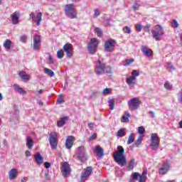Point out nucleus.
<instances>
[{"mask_svg":"<svg viewBox=\"0 0 182 182\" xmlns=\"http://www.w3.org/2000/svg\"><path fill=\"white\" fill-rule=\"evenodd\" d=\"M95 73L98 76H102V75H105V73L112 75V73H113V70H112V67H110V65L106 66L105 60L102 58L97 61V64L95 65Z\"/></svg>","mask_w":182,"mask_h":182,"instance_id":"nucleus-1","label":"nucleus"},{"mask_svg":"<svg viewBox=\"0 0 182 182\" xmlns=\"http://www.w3.org/2000/svg\"><path fill=\"white\" fill-rule=\"evenodd\" d=\"M117 149L118 151L114 153V160L120 167H124L127 164V159L124 156V149L122 146H118Z\"/></svg>","mask_w":182,"mask_h":182,"instance_id":"nucleus-2","label":"nucleus"},{"mask_svg":"<svg viewBox=\"0 0 182 182\" xmlns=\"http://www.w3.org/2000/svg\"><path fill=\"white\" fill-rule=\"evenodd\" d=\"M164 35V28L160 25L155 26V30L152 31V36L156 41H160Z\"/></svg>","mask_w":182,"mask_h":182,"instance_id":"nucleus-3","label":"nucleus"},{"mask_svg":"<svg viewBox=\"0 0 182 182\" xmlns=\"http://www.w3.org/2000/svg\"><path fill=\"white\" fill-rule=\"evenodd\" d=\"M75 156L80 161H85V160H87V154H86V149H85V146H81L77 147V152L75 154Z\"/></svg>","mask_w":182,"mask_h":182,"instance_id":"nucleus-4","label":"nucleus"},{"mask_svg":"<svg viewBox=\"0 0 182 182\" xmlns=\"http://www.w3.org/2000/svg\"><path fill=\"white\" fill-rule=\"evenodd\" d=\"M150 147L151 150H158L159 146H160V139H159V136H157V134L153 133L151 135V144Z\"/></svg>","mask_w":182,"mask_h":182,"instance_id":"nucleus-5","label":"nucleus"},{"mask_svg":"<svg viewBox=\"0 0 182 182\" xmlns=\"http://www.w3.org/2000/svg\"><path fill=\"white\" fill-rule=\"evenodd\" d=\"M65 14L68 18H70V19L76 18V9L73 4H67L65 6Z\"/></svg>","mask_w":182,"mask_h":182,"instance_id":"nucleus-6","label":"nucleus"},{"mask_svg":"<svg viewBox=\"0 0 182 182\" xmlns=\"http://www.w3.org/2000/svg\"><path fill=\"white\" fill-rule=\"evenodd\" d=\"M48 140L50 141L51 149L53 150H56V149H58V134H56V132H51Z\"/></svg>","mask_w":182,"mask_h":182,"instance_id":"nucleus-7","label":"nucleus"},{"mask_svg":"<svg viewBox=\"0 0 182 182\" xmlns=\"http://www.w3.org/2000/svg\"><path fill=\"white\" fill-rule=\"evenodd\" d=\"M128 105L131 110H137L141 105V101L138 97H134L128 101Z\"/></svg>","mask_w":182,"mask_h":182,"instance_id":"nucleus-8","label":"nucleus"},{"mask_svg":"<svg viewBox=\"0 0 182 182\" xmlns=\"http://www.w3.org/2000/svg\"><path fill=\"white\" fill-rule=\"evenodd\" d=\"M115 46L116 41L109 38L105 42L104 45V50H105V52H112V50H114Z\"/></svg>","mask_w":182,"mask_h":182,"instance_id":"nucleus-9","label":"nucleus"},{"mask_svg":"<svg viewBox=\"0 0 182 182\" xmlns=\"http://www.w3.org/2000/svg\"><path fill=\"white\" fill-rule=\"evenodd\" d=\"M99 45V41L96 38H92L90 43L88 44V50L91 55H95L96 53V48Z\"/></svg>","mask_w":182,"mask_h":182,"instance_id":"nucleus-10","label":"nucleus"},{"mask_svg":"<svg viewBox=\"0 0 182 182\" xmlns=\"http://www.w3.org/2000/svg\"><path fill=\"white\" fill-rule=\"evenodd\" d=\"M30 18L32 19L33 22H36L38 26H41V22H42V12H39L36 14H35V13L31 12L29 15Z\"/></svg>","mask_w":182,"mask_h":182,"instance_id":"nucleus-11","label":"nucleus"},{"mask_svg":"<svg viewBox=\"0 0 182 182\" xmlns=\"http://www.w3.org/2000/svg\"><path fill=\"white\" fill-rule=\"evenodd\" d=\"M41 36L36 34L33 37V50H39V48H41Z\"/></svg>","mask_w":182,"mask_h":182,"instance_id":"nucleus-12","label":"nucleus"},{"mask_svg":"<svg viewBox=\"0 0 182 182\" xmlns=\"http://www.w3.org/2000/svg\"><path fill=\"white\" fill-rule=\"evenodd\" d=\"M63 49L65 52L67 58H72L73 56V46L69 43H67L63 47Z\"/></svg>","mask_w":182,"mask_h":182,"instance_id":"nucleus-13","label":"nucleus"},{"mask_svg":"<svg viewBox=\"0 0 182 182\" xmlns=\"http://www.w3.org/2000/svg\"><path fill=\"white\" fill-rule=\"evenodd\" d=\"M61 171L63 177H68L70 174V165L68 162H64L62 165Z\"/></svg>","mask_w":182,"mask_h":182,"instance_id":"nucleus-14","label":"nucleus"},{"mask_svg":"<svg viewBox=\"0 0 182 182\" xmlns=\"http://www.w3.org/2000/svg\"><path fill=\"white\" fill-rule=\"evenodd\" d=\"M92 171H93L92 166L87 167L86 169L84 170V171L81 173V182L86 181V178H87V177L92 174Z\"/></svg>","mask_w":182,"mask_h":182,"instance_id":"nucleus-15","label":"nucleus"},{"mask_svg":"<svg viewBox=\"0 0 182 182\" xmlns=\"http://www.w3.org/2000/svg\"><path fill=\"white\" fill-rule=\"evenodd\" d=\"M170 171V163L164 162L162 166L159 168V174L161 176H164V174H167Z\"/></svg>","mask_w":182,"mask_h":182,"instance_id":"nucleus-16","label":"nucleus"},{"mask_svg":"<svg viewBox=\"0 0 182 182\" xmlns=\"http://www.w3.org/2000/svg\"><path fill=\"white\" fill-rule=\"evenodd\" d=\"M141 52H142L144 56H146V58H151V56H153V50H151V48H149L146 46H141Z\"/></svg>","mask_w":182,"mask_h":182,"instance_id":"nucleus-17","label":"nucleus"},{"mask_svg":"<svg viewBox=\"0 0 182 182\" xmlns=\"http://www.w3.org/2000/svg\"><path fill=\"white\" fill-rule=\"evenodd\" d=\"M73 141H75V136H67V139L65 141L66 149H68V150H70V149H72V147L73 146Z\"/></svg>","mask_w":182,"mask_h":182,"instance_id":"nucleus-18","label":"nucleus"},{"mask_svg":"<svg viewBox=\"0 0 182 182\" xmlns=\"http://www.w3.org/2000/svg\"><path fill=\"white\" fill-rule=\"evenodd\" d=\"M126 83L129 87H134L136 83H137V78L134 77H128L126 78Z\"/></svg>","mask_w":182,"mask_h":182,"instance_id":"nucleus-19","label":"nucleus"},{"mask_svg":"<svg viewBox=\"0 0 182 182\" xmlns=\"http://www.w3.org/2000/svg\"><path fill=\"white\" fill-rule=\"evenodd\" d=\"M18 177V170L16 168H12L9 172V180H16V178Z\"/></svg>","mask_w":182,"mask_h":182,"instance_id":"nucleus-20","label":"nucleus"},{"mask_svg":"<svg viewBox=\"0 0 182 182\" xmlns=\"http://www.w3.org/2000/svg\"><path fill=\"white\" fill-rule=\"evenodd\" d=\"M11 21L14 25H18L19 21V11H15L11 17Z\"/></svg>","mask_w":182,"mask_h":182,"instance_id":"nucleus-21","label":"nucleus"},{"mask_svg":"<svg viewBox=\"0 0 182 182\" xmlns=\"http://www.w3.org/2000/svg\"><path fill=\"white\" fill-rule=\"evenodd\" d=\"M68 120H69V117L68 116L60 118V119L57 122L58 127H63V125L65 124L66 122H68Z\"/></svg>","mask_w":182,"mask_h":182,"instance_id":"nucleus-22","label":"nucleus"},{"mask_svg":"<svg viewBox=\"0 0 182 182\" xmlns=\"http://www.w3.org/2000/svg\"><path fill=\"white\" fill-rule=\"evenodd\" d=\"M146 180H147V169H144L142 174L139 175L138 182H146Z\"/></svg>","mask_w":182,"mask_h":182,"instance_id":"nucleus-23","label":"nucleus"},{"mask_svg":"<svg viewBox=\"0 0 182 182\" xmlns=\"http://www.w3.org/2000/svg\"><path fill=\"white\" fill-rule=\"evenodd\" d=\"M94 151L97 154V156H98V157H102V156H105V151L100 146H97Z\"/></svg>","mask_w":182,"mask_h":182,"instance_id":"nucleus-24","label":"nucleus"},{"mask_svg":"<svg viewBox=\"0 0 182 182\" xmlns=\"http://www.w3.org/2000/svg\"><path fill=\"white\" fill-rule=\"evenodd\" d=\"M19 76L23 80H24V82H28L31 78V75L26 74V72L24 71H21L19 73Z\"/></svg>","mask_w":182,"mask_h":182,"instance_id":"nucleus-25","label":"nucleus"},{"mask_svg":"<svg viewBox=\"0 0 182 182\" xmlns=\"http://www.w3.org/2000/svg\"><path fill=\"white\" fill-rule=\"evenodd\" d=\"M34 157L36 159V161L37 164H43V157H42V155H41V153H37L34 155Z\"/></svg>","mask_w":182,"mask_h":182,"instance_id":"nucleus-26","label":"nucleus"},{"mask_svg":"<svg viewBox=\"0 0 182 182\" xmlns=\"http://www.w3.org/2000/svg\"><path fill=\"white\" fill-rule=\"evenodd\" d=\"M12 45V41L11 40H6L3 43L4 48H6V50L8 52L11 49V46Z\"/></svg>","mask_w":182,"mask_h":182,"instance_id":"nucleus-27","label":"nucleus"},{"mask_svg":"<svg viewBox=\"0 0 182 182\" xmlns=\"http://www.w3.org/2000/svg\"><path fill=\"white\" fill-rule=\"evenodd\" d=\"M13 87L15 89V90L18 92V93H21L22 95H26V91H25L22 87H20V86L18 85L17 84H14Z\"/></svg>","mask_w":182,"mask_h":182,"instance_id":"nucleus-28","label":"nucleus"},{"mask_svg":"<svg viewBox=\"0 0 182 182\" xmlns=\"http://www.w3.org/2000/svg\"><path fill=\"white\" fill-rule=\"evenodd\" d=\"M134 164H136V159H132L129 163V165L127 166L128 171H130L134 168Z\"/></svg>","mask_w":182,"mask_h":182,"instance_id":"nucleus-29","label":"nucleus"},{"mask_svg":"<svg viewBox=\"0 0 182 182\" xmlns=\"http://www.w3.org/2000/svg\"><path fill=\"white\" fill-rule=\"evenodd\" d=\"M132 116V114H130V113H129V112H125V114L124 115H123V117H122V119H121V122H122V123H126V122H129V117H130Z\"/></svg>","mask_w":182,"mask_h":182,"instance_id":"nucleus-30","label":"nucleus"},{"mask_svg":"<svg viewBox=\"0 0 182 182\" xmlns=\"http://www.w3.org/2000/svg\"><path fill=\"white\" fill-rule=\"evenodd\" d=\"M44 73L50 76V77H53V76H55V73L49 68H44Z\"/></svg>","mask_w":182,"mask_h":182,"instance_id":"nucleus-31","label":"nucleus"},{"mask_svg":"<svg viewBox=\"0 0 182 182\" xmlns=\"http://www.w3.org/2000/svg\"><path fill=\"white\" fill-rule=\"evenodd\" d=\"M116 136L117 137H124V136H126V132H124V129H120L118 130Z\"/></svg>","mask_w":182,"mask_h":182,"instance_id":"nucleus-32","label":"nucleus"},{"mask_svg":"<svg viewBox=\"0 0 182 182\" xmlns=\"http://www.w3.org/2000/svg\"><path fill=\"white\" fill-rule=\"evenodd\" d=\"M134 141V133H131L128 137L127 144H132Z\"/></svg>","mask_w":182,"mask_h":182,"instance_id":"nucleus-33","label":"nucleus"},{"mask_svg":"<svg viewBox=\"0 0 182 182\" xmlns=\"http://www.w3.org/2000/svg\"><path fill=\"white\" fill-rule=\"evenodd\" d=\"M63 56H65V53H63V50H58L57 52V58L58 59H63Z\"/></svg>","mask_w":182,"mask_h":182,"instance_id":"nucleus-34","label":"nucleus"},{"mask_svg":"<svg viewBox=\"0 0 182 182\" xmlns=\"http://www.w3.org/2000/svg\"><path fill=\"white\" fill-rule=\"evenodd\" d=\"M26 145L28 147V149H32V147H33V141H32V139H31V137L29 136L27 137Z\"/></svg>","mask_w":182,"mask_h":182,"instance_id":"nucleus-35","label":"nucleus"},{"mask_svg":"<svg viewBox=\"0 0 182 182\" xmlns=\"http://www.w3.org/2000/svg\"><path fill=\"white\" fill-rule=\"evenodd\" d=\"M95 32L99 38H102L103 35V32L102 31V28L97 27L95 28Z\"/></svg>","mask_w":182,"mask_h":182,"instance_id":"nucleus-36","label":"nucleus"},{"mask_svg":"<svg viewBox=\"0 0 182 182\" xmlns=\"http://www.w3.org/2000/svg\"><path fill=\"white\" fill-rule=\"evenodd\" d=\"M138 76H140V72H139L137 70H133L131 74V77H135V79H136Z\"/></svg>","mask_w":182,"mask_h":182,"instance_id":"nucleus-37","label":"nucleus"},{"mask_svg":"<svg viewBox=\"0 0 182 182\" xmlns=\"http://www.w3.org/2000/svg\"><path fill=\"white\" fill-rule=\"evenodd\" d=\"M26 41H28V36L23 34L20 36V42H21L22 43H26Z\"/></svg>","mask_w":182,"mask_h":182,"instance_id":"nucleus-38","label":"nucleus"},{"mask_svg":"<svg viewBox=\"0 0 182 182\" xmlns=\"http://www.w3.org/2000/svg\"><path fill=\"white\" fill-rule=\"evenodd\" d=\"M109 103V108L111 109V110H114V100L111 99L108 101Z\"/></svg>","mask_w":182,"mask_h":182,"instance_id":"nucleus-39","label":"nucleus"},{"mask_svg":"<svg viewBox=\"0 0 182 182\" xmlns=\"http://www.w3.org/2000/svg\"><path fill=\"white\" fill-rule=\"evenodd\" d=\"M140 177V173L139 172H134V173L132 174V180H139V178Z\"/></svg>","mask_w":182,"mask_h":182,"instance_id":"nucleus-40","label":"nucleus"},{"mask_svg":"<svg viewBox=\"0 0 182 182\" xmlns=\"http://www.w3.org/2000/svg\"><path fill=\"white\" fill-rule=\"evenodd\" d=\"M124 33H132V28L130 27L126 26L122 28Z\"/></svg>","mask_w":182,"mask_h":182,"instance_id":"nucleus-41","label":"nucleus"},{"mask_svg":"<svg viewBox=\"0 0 182 182\" xmlns=\"http://www.w3.org/2000/svg\"><path fill=\"white\" fill-rule=\"evenodd\" d=\"M134 144L136 146V147H139V146H140L141 144V136H139L137 139V140H136L134 141Z\"/></svg>","mask_w":182,"mask_h":182,"instance_id":"nucleus-42","label":"nucleus"},{"mask_svg":"<svg viewBox=\"0 0 182 182\" xmlns=\"http://www.w3.org/2000/svg\"><path fill=\"white\" fill-rule=\"evenodd\" d=\"M134 62V59H127L125 60V63L124 64V66H129V65H132Z\"/></svg>","mask_w":182,"mask_h":182,"instance_id":"nucleus-43","label":"nucleus"},{"mask_svg":"<svg viewBox=\"0 0 182 182\" xmlns=\"http://www.w3.org/2000/svg\"><path fill=\"white\" fill-rule=\"evenodd\" d=\"M164 87H165V89H167V90H171L173 86L170 84V82L168 81H167L164 83Z\"/></svg>","mask_w":182,"mask_h":182,"instance_id":"nucleus-44","label":"nucleus"},{"mask_svg":"<svg viewBox=\"0 0 182 182\" xmlns=\"http://www.w3.org/2000/svg\"><path fill=\"white\" fill-rule=\"evenodd\" d=\"M180 25L178 24V21L177 20H173L171 22L172 28H178Z\"/></svg>","mask_w":182,"mask_h":182,"instance_id":"nucleus-45","label":"nucleus"},{"mask_svg":"<svg viewBox=\"0 0 182 182\" xmlns=\"http://www.w3.org/2000/svg\"><path fill=\"white\" fill-rule=\"evenodd\" d=\"M139 6H140V3H138L137 1H136L132 6L133 11H138Z\"/></svg>","mask_w":182,"mask_h":182,"instance_id":"nucleus-46","label":"nucleus"},{"mask_svg":"<svg viewBox=\"0 0 182 182\" xmlns=\"http://www.w3.org/2000/svg\"><path fill=\"white\" fill-rule=\"evenodd\" d=\"M104 25L105 26H112V24L110 23V19L105 18V21H104Z\"/></svg>","mask_w":182,"mask_h":182,"instance_id":"nucleus-47","label":"nucleus"},{"mask_svg":"<svg viewBox=\"0 0 182 182\" xmlns=\"http://www.w3.org/2000/svg\"><path fill=\"white\" fill-rule=\"evenodd\" d=\"M135 28L138 32H141V29H143V26H141V24H136Z\"/></svg>","mask_w":182,"mask_h":182,"instance_id":"nucleus-48","label":"nucleus"},{"mask_svg":"<svg viewBox=\"0 0 182 182\" xmlns=\"http://www.w3.org/2000/svg\"><path fill=\"white\" fill-rule=\"evenodd\" d=\"M100 15V11L98 9L94 10V18H97Z\"/></svg>","mask_w":182,"mask_h":182,"instance_id":"nucleus-49","label":"nucleus"},{"mask_svg":"<svg viewBox=\"0 0 182 182\" xmlns=\"http://www.w3.org/2000/svg\"><path fill=\"white\" fill-rule=\"evenodd\" d=\"M112 92V90L110 88H105L102 91V95H109Z\"/></svg>","mask_w":182,"mask_h":182,"instance_id":"nucleus-50","label":"nucleus"},{"mask_svg":"<svg viewBox=\"0 0 182 182\" xmlns=\"http://www.w3.org/2000/svg\"><path fill=\"white\" fill-rule=\"evenodd\" d=\"M144 132H145L144 127H139L138 128V133H139V134H144Z\"/></svg>","mask_w":182,"mask_h":182,"instance_id":"nucleus-51","label":"nucleus"},{"mask_svg":"<svg viewBox=\"0 0 182 182\" xmlns=\"http://www.w3.org/2000/svg\"><path fill=\"white\" fill-rule=\"evenodd\" d=\"M65 100H63V97H60L58 100H57V103H58V105H62V103H64Z\"/></svg>","mask_w":182,"mask_h":182,"instance_id":"nucleus-52","label":"nucleus"},{"mask_svg":"<svg viewBox=\"0 0 182 182\" xmlns=\"http://www.w3.org/2000/svg\"><path fill=\"white\" fill-rule=\"evenodd\" d=\"M48 60L50 65H53V63H55V62L53 61V58H52V55H48Z\"/></svg>","mask_w":182,"mask_h":182,"instance_id":"nucleus-53","label":"nucleus"},{"mask_svg":"<svg viewBox=\"0 0 182 182\" xmlns=\"http://www.w3.org/2000/svg\"><path fill=\"white\" fill-rule=\"evenodd\" d=\"M168 68L171 70H174V66H173V64L171 63H168Z\"/></svg>","mask_w":182,"mask_h":182,"instance_id":"nucleus-54","label":"nucleus"},{"mask_svg":"<svg viewBox=\"0 0 182 182\" xmlns=\"http://www.w3.org/2000/svg\"><path fill=\"white\" fill-rule=\"evenodd\" d=\"M97 137V134H93L92 136H90L89 140H95Z\"/></svg>","mask_w":182,"mask_h":182,"instance_id":"nucleus-55","label":"nucleus"},{"mask_svg":"<svg viewBox=\"0 0 182 182\" xmlns=\"http://www.w3.org/2000/svg\"><path fill=\"white\" fill-rule=\"evenodd\" d=\"M95 127V124L90 122L88 123V127L90 130H93V127Z\"/></svg>","mask_w":182,"mask_h":182,"instance_id":"nucleus-56","label":"nucleus"},{"mask_svg":"<svg viewBox=\"0 0 182 182\" xmlns=\"http://www.w3.org/2000/svg\"><path fill=\"white\" fill-rule=\"evenodd\" d=\"M44 166H45L46 168H50V163H49V162H45V163H44Z\"/></svg>","mask_w":182,"mask_h":182,"instance_id":"nucleus-57","label":"nucleus"},{"mask_svg":"<svg viewBox=\"0 0 182 182\" xmlns=\"http://www.w3.org/2000/svg\"><path fill=\"white\" fill-rule=\"evenodd\" d=\"M178 103H181V105H182V90L181 91V95L178 100Z\"/></svg>","mask_w":182,"mask_h":182,"instance_id":"nucleus-58","label":"nucleus"},{"mask_svg":"<svg viewBox=\"0 0 182 182\" xmlns=\"http://www.w3.org/2000/svg\"><path fill=\"white\" fill-rule=\"evenodd\" d=\"M149 114H151V116L153 119H154V117H156V115L154 114V112H153V111H150Z\"/></svg>","mask_w":182,"mask_h":182,"instance_id":"nucleus-59","label":"nucleus"},{"mask_svg":"<svg viewBox=\"0 0 182 182\" xmlns=\"http://www.w3.org/2000/svg\"><path fill=\"white\" fill-rule=\"evenodd\" d=\"M145 32H150V26H147L145 28Z\"/></svg>","mask_w":182,"mask_h":182,"instance_id":"nucleus-60","label":"nucleus"},{"mask_svg":"<svg viewBox=\"0 0 182 182\" xmlns=\"http://www.w3.org/2000/svg\"><path fill=\"white\" fill-rule=\"evenodd\" d=\"M26 157L31 156V151H26Z\"/></svg>","mask_w":182,"mask_h":182,"instance_id":"nucleus-61","label":"nucleus"},{"mask_svg":"<svg viewBox=\"0 0 182 182\" xmlns=\"http://www.w3.org/2000/svg\"><path fill=\"white\" fill-rule=\"evenodd\" d=\"M45 176H46V180H49V173H48V172L46 173H45Z\"/></svg>","mask_w":182,"mask_h":182,"instance_id":"nucleus-62","label":"nucleus"},{"mask_svg":"<svg viewBox=\"0 0 182 182\" xmlns=\"http://www.w3.org/2000/svg\"><path fill=\"white\" fill-rule=\"evenodd\" d=\"M28 181V178H23L21 180V182H26Z\"/></svg>","mask_w":182,"mask_h":182,"instance_id":"nucleus-63","label":"nucleus"},{"mask_svg":"<svg viewBox=\"0 0 182 182\" xmlns=\"http://www.w3.org/2000/svg\"><path fill=\"white\" fill-rule=\"evenodd\" d=\"M179 129H182V120L179 122Z\"/></svg>","mask_w":182,"mask_h":182,"instance_id":"nucleus-64","label":"nucleus"}]
</instances>
